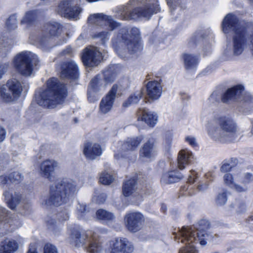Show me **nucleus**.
Listing matches in <instances>:
<instances>
[{
	"mask_svg": "<svg viewBox=\"0 0 253 253\" xmlns=\"http://www.w3.org/2000/svg\"><path fill=\"white\" fill-rule=\"evenodd\" d=\"M120 68L118 65H113L109 66L103 71V79L106 84L113 82L119 73Z\"/></svg>",
	"mask_w": 253,
	"mask_h": 253,
	"instance_id": "obj_33",
	"label": "nucleus"
},
{
	"mask_svg": "<svg viewBox=\"0 0 253 253\" xmlns=\"http://www.w3.org/2000/svg\"><path fill=\"white\" fill-rule=\"evenodd\" d=\"M118 85L114 84L107 94L102 98L99 104V112L102 114H106L111 110L115 102Z\"/></svg>",
	"mask_w": 253,
	"mask_h": 253,
	"instance_id": "obj_19",
	"label": "nucleus"
},
{
	"mask_svg": "<svg viewBox=\"0 0 253 253\" xmlns=\"http://www.w3.org/2000/svg\"><path fill=\"white\" fill-rule=\"evenodd\" d=\"M148 96L151 99L157 100L160 98L162 92V86L160 82L152 81L146 84Z\"/></svg>",
	"mask_w": 253,
	"mask_h": 253,
	"instance_id": "obj_27",
	"label": "nucleus"
},
{
	"mask_svg": "<svg viewBox=\"0 0 253 253\" xmlns=\"http://www.w3.org/2000/svg\"><path fill=\"white\" fill-rule=\"evenodd\" d=\"M89 25L102 26L108 25L110 31H113L121 26V23L112 19L111 16L103 13L90 14L87 20Z\"/></svg>",
	"mask_w": 253,
	"mask_h": 253,
	"instance_id": "obj_15",
	"label": "nucleus"
},
{
	"mask_svg": "<svg viewBox=\"0 0 253 253\" xmlns=\"http://www.w3.org/2000/svg\"><path fill=\"white\" fill-rule=\"evenodd\" d=\"M46 224L48 228L56 235L58 234L61 229L60 225L56 224L55 219L53 218H49L47 219Z\"/></svg>",
	"mask_w": 253,
	"mask_h": 253,
	"instance_id": "obj_41",
	"label": "nucleus"
},
{
	"mask_svg": "<svg viewBox=\"0 0 253 253\" xmlns=\"http://www.w3.org/2000/svg\"><path fill=\"white\" fill-rule=\"evenodd\" d=\"M113 180L114 177L110 170H104L99 177V182L104 185H109Z\"/></svg>",
	"mask_w": 253,
	"mask_h": 253,
	"instance_id": "obj_38",
	"label": "nucleus"
},
{
	"mask_svg": "<svg viewBox=\"0 0 253 253\" xmlns=\"http://www.w3.org/2000/svg\"><path fill=\"white\" fill-rule=\"evenodd\" d=\"M57 217L59 220L64 221L68 219L69 214L66 211L58 213Z\"/></svg>",
	"mask_w": 253,
	"mask_h": 253,
	"instance_id": "obj_52",
	"label": "nucleus"
},
{
	"mask_svg": "<svg viewBox=\"0 0 253 253\" xmlns=\"http://www.w3.org/2000/svg\"><path fill=\"white\" fill-rule=\"evenodd\" d=\"M77 209L79 214H80L81 216H82L83 215V213H84L85 211V206L83 204H79Z\"/></svg>",
	"mask_w": 253,
	"mask_h": 253,
	"instance_id": "obj_58",
	"label": "nucleus"
},
{
	"mask_svg": "<svg viewBox=\"0 0 253 253\" xmlns=\"http://www.w3.org/2000/svg\"><path fill=\"white\" fill-rule=\"evenodd\" d=\"M9 67L8 63H4L0 64V80L3 75L7 72Z\"/></svg>",
	"mask_w": 253,
	"mask_h": 253,
	"instance_id": "obj_49",
	"label": "nucleus"
},
{
	"mask_svg": "<svg viewBox=\"0 0 253 253\" xmlns=\"http://www.w3.org/2000/svg\"><path fill=\"white\" fill-rule=\"evenodd\" d=\"M157 0H131L128 5L119 8L117 17L125 20H136L151 16L160 11Z\"/></svg>",
	"mask_w": 253,
	"mask_h": 253,
	"instance_id": "obj_4",
	"label": "nucleus"
},
{
	"mask_svg": "<svg viewBox=\"0 0 253 253\" xmlns=\"http://www.w3.org/2000/svg\"><path fill=\"white\" fill-rule=\"evenodd\" d=\"M168 5L169 6L170 11H172L174 8L175 5V1L174 0H166Z\"/></svg>",
	"mask_w": 253,
	"mask_h": 253,
	"instance_id": "obj_60",
	"label": "nucleus"
},
{
	"mask_svg": "<svg viewBox=\"0 0 253 253\" xmlns=\"http://www.w3.org/2000/svg\"><path fill=\"white\" fill-rule=\"evenodd\" d=\"M136 180L130 179L124 184L123 186V194L125 197L130 196L135 190Z\"/></svg>",
	"mask_w": 253,
	"mask_h": 253,
	"instance_id": "obj_36",
	"label": "nucleus"
},
{
	"mask_svg": "<svg viewBox=\"0 0 253 253\" xmlns=\"http://www.w3.org/2000/svg\"><path fill=\"white\" fill-rule=\"evenodd\" d=\"M83 153L87 159L93 160L102 154V150L97 143L87 142L84 145Z\"/></svg>",
	"mask_w": 253,
	"mask_h": 253,
	"instance_id": "obj_26",
	"label": "nucleus"
},
{
	"mask_svg": "<svg viewBox=\"0 0 253 253\" xmlns=\"http://www.w3.org/2000/svg\"><path fill=\"white\" fill-rule=\"evenodd\" d=\"M143 92L142 89L139 90L130 95L123 103V107L126 108L129 106L138 103L142 98Z\"/></svg>",
	"mask_w": 253,
	"mask_h": 253,
	"instance_id": "obj_35",
	"label": "nucleus"
},
{
	"mask_svg": "<svg viewBox=\"0 0 253 253\" xmlns=\"http://www.w3.org/2000/svg\"><path fill=\"white\" fill-rule=\"evenodd\" d=\"M10 182V179H9V174L8 175H2L0 176V184L1 185H5Z\"/></svg>",
	"mask_w": 253,
	"mask_h": 253,
	"instance_id": "obj_55",
	"label": "nucleus"
},
{
	"mask_svg": "<svg viewBox=\"0 0 253 253\" xmlns=\"http://www.w3.org/2000/svg\"><path fill=\"white\" fill-rule=\"evenodd\" d=\"M208 186V184L207 183H204L203 184H200L198 186V189L199 191H203L206 190Z\"/></svg>",
	"mask_w": 253,
	"mask_h": 253,
	"instance_id": "obj_63",
	"label": "nucleus"
},
{
	"mask_svg": "<svg viewBox=\"0 0 253 253\" xmlns=\"http://www.w3.org/2000/svg\"><path fill=\"white\" fill-rule=\"evenodd\" d=\"M106 199V195L104 193L100 194L99 196L93 197V200L95 201L98 204L103 203Z\"/></svg>",
	"mask_w": 253,
	"mask_h": 253,
	"instance_id": "obj_50",
	"label": "nucleus"
},
{
	"mask_svg": "<svg viewBox=\"0 0 253 253\" xmlns=\"http://www.w3.org/2000/svg\"><path fill=\"white\" fill-rule=\"evenodd\" d=\"M82 59L84 64L86 66H96L102 59L101 53L96 47H86L83 50Z\"/></svg>",
	"mask_w": 253,
	"mask_h": 253,
	"instance_id": "obj_16",
	"label": "nucleus"
},
{
	"mask_svg": "<svg viewBox=\"0 0 253 253\" xmlns=\"http://www.w3.org/2000/svg\"><path fill=\"white\" fill-rule=\"evenodd\" d=\"M183 178V175L178 169H174L164 173L161 179L163 184H170L178 182Z\"/></svg>",
	"mask_w": 253,
	"mask_h": 253,
	"instance_id": "obj_30",
	"label": "nucleus"
},
{
	"mask_svg": "<svg viewBox=\"0 0 253 253\" xmlns=\"http://www.w3.org/2000/svg\"><path fill=\"white\" fill-rule=\"evenodd\" d=\"M72 52V49L71 47L68 46L66 49L63 50L62 54L66 55V54H70Z\"/></svg>",
	"mask_w": 253,
	"mask_h": 253,
	"instance_id": "obj_62",
	"label": "nucleus"
},
{
	"mask_svg": "<svg viewBox=\"0 0 253 253\" xmlns=\"http://www.w3.org/2000/svg\"><path fill=\"white\" fill-rule=\"evenodd\" d=\"M193 158L192 153L188 150H182L178 154L177 157L178 167L180 169H183L188 165Z\"/></svg>",
	"mask_w": 253,
	"mask_h": 253,
	"instance_id": "obj_32",
	"label": "nucleus"
},
{
	"mask_svg": "<svg viewBox=\"0 0 253 253\" xmlns=\"http://www.w3.org/2000/svg\"><path fill=\"white\" fill-rule=\"evenodd\" d=\"M20 82L15 79L8 80L5 85L0 88V97L5 102H11L18 98L22 92Z\"/></svg>",
	"mask_w": 253,
	"mask_h": 253,
	"instance_id": "obj_11",
	"label": "nucleus"
},
{
	"mask_svg": "<svg viewBox=\"0 0 253 253\" xmlns=\"http://www.w3.org/2000/svg\"><path fill=\"white\" fill-rule=\"evenodd\" d=\"M244 87L242 85L238 84L230 88L223 95L221 100L224 103L232 101H240L241 106L245 109L249 110L253 108V96L249 93L244 92Z\"/></svg>",
	"mask_w": 253,
	"mask_h": 253,
	"instance_id": "obj_9",
	"label": "nucleus"
},
{
	"mask_svg": "<svg viewBox=\"0 0 253 253\" xmlns=\"http://www.w3.org/2000/svg\"><path fill=\"white\" fill-rule=\"evenodd\" d=\"M19 244L13 239H5L0 243V253H15L18 249Z\"/></svg>",
	"mask_w": 253,
	"mask_h": 253,
	"instance_id": "obj_31",
	"label": "nucleus"
},
{
	"mask_svg": "<svg viewBox=\"0 0 253 253\" xmlns=\"http://www.w3.org/2000/svg\"><path fill=\"white\" fill-rule=\"evenodd\" d=\"M62 31V25L59 23L54 21L47 23L39 35L37 42L41 46L47 45L54 38L60 37Z\"/></svg>",
	"mask_w": 253,
	"mask_h": 253,
	"instance_id": "obj_10",
	"label": "nucleus"
},
{
	"mask_svg": "<svg viewBox=\"0 0 253 253\" xmlns=\"http://www.w3.org/2000/svg\"><path fill=\"white\" fill-rule=\"evenodd\" d=\"M231 187L234 188L238 192H244L248 190L246 186H242L235 183H234L233 186Z\"/></svg>",
	"mask_w": 253,
	"mask_h": 253,
	"instance_id": "obj_54",
	"label": "nucleus"
},
{
	"mask_svg": "<svg viewBox=\"0 0 253 253\" xmlns=\"http://www.w3.org/2000/svg\"><path fill=\"white\" fill-rule=\"evenodd\" d=\"M74 0H64L58 5L56 11L61 16L77 20L82 9L78 6H73Z\"/></svg>",
	"mask_w": 253,
	"mask_h": 253,
	"instance_id": "obj_14",
	"label": "nucleus"
},
{
	"mask_svg": "<svg viewBox=\"0 0 253 253\" xmlns=\"http://www.w3.org/2000/svg\"><path fill=\"white\" fill-rule=\"evenodd\" d=\"M79 190V187L76 181L72 179H63L54 186H51L49 197L45 200L44 204L60 206L67 202Z\"/></svg>",
	"mask_w": 253,
	"mask_h": 253,
	"instance_id": "obj_7",
	"label": "nucleus"
},
{
	"mask_svg": "<svg viewBox=\"0 0 253 253\" xmlns=\"http://www.w3.org/2000/svg\"><path fill=\"white\" fill-rule=\"evenodd\" d=\"M43 253H58V252L54 246L50 244H47L44 247Z\"/></svg>",
	"mask_w": 253,
	"mask_h": 253,
	"instance_id": "obj_47",
	"label": "nucleus"
},
{
	"mask_svg": "<svg viewBox=\"0 0 253 253\" xmlns=\"http://www.w3.org/2000/svg\"><path fill=\"white\" fill-rule=\"evenodd\" d=\"M110 35V33L109 32L102 31L93 34L91 37L92 39L98 40L102 44H105L109 40Z\"/></svg>",
	"mask_w": 253,
	"mask_h": 253,
	"instance_id": "obj_39",
	"label": "nucleus"
},
{
	"mask_svg": "<svg viewBox=\"0 0 253 253\" xmlns=\"http://www.w3.org/2000/svg\"><path fill=\"white\" fill-rule=\"evenodd\" d=\"M206 128L211 137L222 142L233 140L238 129L232 119L219 115L213 116L208 121Z\"/></svg>",
	"mask_w": 253,
	"mask_h": 253,
	"instance_id": "obj_5",
	"label": "nucleus"
},
{
	"mask_svg": "<svg viewBox=\"0 0 253 253\" xmlns=\"http://www.w3.org/2000/svg\"><path fill=\"white\" fill-rule=\"evenodd\" d=\"M136 116L138 121H143L151 127H153L158 121V116L153 112L149 111L145 108H139Z\"/></svg>",
	"mask_w": 253,
	"mask_h": 253,
	"instance_id": "obj_22",
	"label": "nucleus"
},
{
	"mask_svg": "<svg viewBox=\"0 0 253 253\" xmlns=\"http://www.w3.org/2000/svg\"><path fill=\"white\" fill-rule=\"evenodd\" d=\"M230 206L234 208L237 212H242L245 209V205L239 201H235Z\"/></svg>",
	"mask_w": 253,
	"mask_h": 253,
	"instance_id": "obj_45",
	"label": "nucleus"
},
{
	"mask_svg": "<svg viewBox=\"0 0 253 253\" xmlns=\"http://www.w3.org/2000/svg\"><path fill=\"white\" fill-rule=\"evenodd\" d=\"M111 42L117 53L124 59L140 52L143 48L139 30L136 27H122L115 33Z\"/></svg>",
	"mask_w": 253,
	"mask_h": 253,
	"instance_id": "obj_1",
	"label": "nucleus"
},
{
	"mask_svg": "<svg viewBox=\"0 0 253 253\" xmlns=\"http://www.w3.org/2000/svg\"><path fill=\"white\" fill-rule=\"evenodd\" d=\"M143 137L141 136H137L133 138H128L122 144V150L120 153L116 154L114 156L115 159H120V154L121 155V157H123V152L127 151H132L135 150L143 140Z\"/></svg>",
	"mask_w": 253,
	"mask_h": 253,
	"instance_id": "obj_25",
	"label": "nucleus"
},
{
	"mask_svg": "<svg viewBox=\"0 0 253 253\" xmlns=\"http://www.w3.org/2000/svg\"><path fill=\"white\" fill-rule=\"evenodd\" d=\"M253 181V175L250 173H246L244 175L243 177L241 180V182L244 184H246Z\"/></svg>",
	"mask_w": 253,
	"mask_h": 253,
	"instance_id": "obj_48",
	"label": "nucleus"
},
{
	"mask_svg": "<svg viewBox=\"0 0 253 253\" xmlns=\"http://www.w3.org/2000/svg\"><path fill=\"white\" fill-rule=\"evenodd\" d=\"M61 77L63 79H77L79 77L78 67L75 62L67 61L61 66Z\"/></svg>",
	"mask_w": 253,
	"mask_h": 253,
	"instance_id": "obj_23",
	"label": "nucleus"
},
{
	"mask_svg": "<svg viewBox=\"0 0 253 253\" xmlns=\"http://www.w3.org/2000/svg\"><path fill=\"white\" fill-rule=\"evenodd\" d=\"M155 140L152 138L147 140L140 150V158L143 161H150L157 155V151L155 146Z\"/></svg>",
	"mask_w": 253,
	"mask_h": 253,
	"instance_id": "obj_21",
	"label": "nucleus"
},
{
	"mask_svg": "<svg viewBox=\"0 0 253 253\" xmlns=\"http://www.w3.org/2000/svg\"><path fill=\"white\" fill-rule=\"evenodd\" d=\"M208 228V222L201 220L196 231L192 227H183L178 230L177 233H173L174 240L177 242H181L186 246L179 250V253H198L194 244L199 242L201 245L205 246L207 241L211 240L212 237L205 230Z\"/></svg>",
	"mask_w": 253,
	"mask_h": 253,
	"instance_id": "obj_2",
	"label": "nucleus"
},
{
	"mask_svg": "<svg viewBox=\"0 0 253 253\" xmlns=\"http://www.w3.org/2000/svg\"><path fill=\"white\" fill-rule=\"evenodd\" d=\"M38 15L37 10H31L26 13L24 17L21 20L22 24H29L33 22Z\"/></svg>",
	"mask_w": 253,
	"mask_h": 253,
	"instance_id": "obj_40",
	"label": "nucleus"
},
{
	"mask_svg": "<svg viewBox=\"0 0 253 253\" xmlns=\"http://www.w3.org/2000/svg\"><path fill=\"white\" fill-rule=\"evenodd\" d=\"M96 218L99 220L110 221L115 219L114 214L107 211L103 209H100L97 211L96 212Z\"/></svg>",
	"mask_w": 253,
	"mask_h": 253,
	"instance_id": "obj_37",
	"label": "nucleus"
},
{
	"mask_svg": "<svg viewBox=\"0 0 253 253\" xmlns=\"http://www.w3.org/2000/svg\"><path fill=\"white\" fill-rule=\"evenodd\" d=\"M124 222L126 228L129 231L135 233L143 228L145 218L139 212H128L124 216Z\"/></svg>",
	"mask_w": 253,
	"mask_h": 253,
	"instance_id": "obj_13",
	"label": "nucleus"
},
{
	"mask_svg": "<svg viewBox=\"0 0 253 253\" xmlns=\"http://www.w3.org/2000/svg\"><path fill=\"white\" fill-rule=\"evenodd\" d=\"M227 201V192L223 191L219 193L216 197V204L219 206L225 205Z\"/></svg>",
	"mask_w": 253,
	"mask_h": 253,
	"instance_id": "obj_42",
	"label": "nucleus"
},
{
	"mask_svg": "<svg viewBox=\"0 0 253 253\" xmlns=\"http://www.w3.org/2000/svg\"><path fill=\"white\" fill-rule=\"evenodd\" d=\"M58 166V163L54 160L47 159L40 165L41 174L42 176L51 181L54 169Z\"/></svg>",
	"mask_w": 253,
	"mask_h": 253,
	"instance_id": "obj_24",
	"label": "nucleus"
},
{
	"mask_svg": "<svg viewBox=\"0 0 253 253\" xmlns=\"http://www.w3.org/2000/svg\"><path fill=\"white\" fill-rule=\"evenodd\" d=\"M6 131L2 127H0V142L3 141L5 137Z\"/></svg>",
	"mask_w": 253,
	"mask_h": 253,
	"instance_id": "obj_59",
	"label": "nucleus"
},
{
	"mask_svg": "<svg viewBox=\"0 0 253 253\" xmlns=\"http://www.w3.org/2000/svg\"><path fill=\"white\" fill-rule=\"evenodd\" d=\"M185 141L188 143L191 146L196 147L197 146V143L196 138L192 136H187L185 137Z\"/></svg>",
	"mask_w": 253,
	"mask_h": 253,
	"instance_id": "obj_51",
	"label": "nucleus"
},
{
	"mask_svg": "<svg viewBox=\"0 0 253 253\" xmlns=\"http://www.w3.org/2000/svg\"><path fill=\"white\" fill-rule=\"evenodd\" d=\"M171 135H170L168 138H166V148L169 150L170 148V144L171 142Z\"/></svg>",
	"mask_w": 253,
	"mask_h": 253,
	"instance_id": "obj_61",
	"label": "nucleus"
},
{
	"mask_svg": "<svg viewBox=\"0 0 253 253\" xmlns=\"http://www.w3.org/2000/svg\"><path fill=\"white\" fill-rule=\"evenodd\" d=\"M133 250V246L126 238H117L110 242L109 253H131Z\"/></svg>",
	"mask_w": 253,
	"mask_h": 253,
	"instance_id": "obj_17",
	"label": "nucleus"
},
{
	"mask_svg": "<svg viewBox=\"0 0 253 253\" xmlns=\"http://www.w3.org/2000/svg\"><path fill=\"white\" fill-rule=\"evenodd\" d=\"M181 57L186 70H192L197 67L199 63V59L195 55L184 52L181 54Z\"/></svg>",
	"mask_w": 253,
	"mask_h": 253,
	"instance_id": "obj_29",
	"label": "nucleus"
},
{
	"mask_svg": "<svg viewBox=\"0 0 253 253\" xmlns=\"http://www.w3.org/2000/svg\"><path fill=\"white\" fill-rule=\"evenodd\" d=\"M21 225L20 220L17 214L9 216L7 211L4 208H0V236L6 234L8 226L11 230L19 228Z\"/></svg>",
	"mask_w": 253,
	"mask_h": 253,
	"instance_id": "obj_12",
	"label": "nucleus"
},
{
	"mask_svg": "<svg viewBox=\"0 0 253 253\" xmlns=\"http://www.w3.org/2000/svg\"><path fill=\"white\" fill-rule=\"evenodd\" d=\"M222 29L224 34L233 32L232 36V48L231 54L239 56L245 49L247 43V31L246 28L249 23L240 20L232 13L227 14L222 22Z\"/></svg>",
	"mask_w": 253,
	"mask_h": 253,
	"instance_id": "obj_3",
	"label": "nucleus"
},
{
	"mask_svg": "<svg viewBox=\"0 0 253 253\" xmlns=\"http://www.w3.org/2000/svg\"><path fill=\"white\" fill-rule=\"evenodd\" d=\"M3 196L7 206L11 210H15L20 203L21 196L12 189H8L3 193Z\"/></svg>",
	"mask_w": 253,
	"mask_h": 253,
	"instance_id": "obj_28",
	"label": "nucleus"
},
{
	"mask_svg": "<svg viewBox=\"0 0 253 253\" xmlns=\"http://www.w3.org/2000/svg\"><path fill=\"white\" fill-rule=\"evenodd\" d=\"M223 179L224 183L230 187H232L234 182H233V177L231 174L229 173H226L224 174L223 176Z\"/></svg>",
	"mask_w": 253,
	"mask_h": 253,
	"instance_id": "obj_46",
	"label": "nucleus"
},
{
	"mask_svg": "<svg viewBox=\"0 0 253 253\" xmlns=\"http://www.w3.org/2000/svg\"><path fill=\"white\" fill-rule=\"evenodd\" d=\"M247 37L248 38H247V45H248V42H250V43H251V51H252V54L253 55V34H251V35H249L247 33ZM247 47V46H246L245 48Z\"/></svg>",
	"mask_w": 253,
	"mask_h": 253,
	"instance_id": "obj_57",
	"label": "nucleus"
},
{
	"mask_svg": "<svg viewBox=\"0 0 253 253\" xmlns=\"http://www.w3.org/2000/svg\"><path fill=\"white\" fill-rule=\"evenodd\" d=\"M23 178V176L21 173L18 171H14L9 174V179H10V182H19L21 181Z\"/></svg>",
	"mask_w": 253,
	"mask_h": 253,
	"instance_id": "obj_44",
	"label": "nucleus"
},
{
	"mask_svg": "<svg viewBox=\"0 0 253 253\" xmlns=\"http://www.w3.org/2000/svg\"><path fill=\"white\" fill-rule=\"evenodd\" d=\"M232 168V166L230 165V163L226 162L222 165L220 168V170L223 172L229 171Z\"/></svg>",
	"mask_w": 253,
	"mask_h": 253,
	"instance_id": "obj_53",
	"label": "nucleus"
},
{
	"mask_svg": "<svg viewBox=\"0 0 253 253\" xmlns=\"http://www.w3.org/2000/svg\"><path fill=\"white\" fill-rule=\"evenodd\" d=\"M67 96L65 85L52 78L46 82V88L36 95V100L40 106L53 108L61 104Z\"/></svg>",
	"mask_w": 253,
	"mask_h": 253,
	"instance_id": "obj_6",
	"label": "nucleus"
},
{
	"mask_svg": "<svg viewBox=\"0 0 253 253\" xmlns=\"http://www.w3.org/2000/svg\"><path fill=\"white\" fill-rule=\"evenodd\" d=\"M17 21L15 15H12L9 17L6 22V25L8 29L12 30L17 26Z\"/></svg>",
	"mask_w": 253,
	"mask_h": 253,
	"instance_id": "obj_43",
	"label": "nucleus"
},
{
	"mask_svg": "<svg viewBox=\"0 0 253 253\" xmlns=\"http://www.w3.org/2000/svg\"><path fill=\"white\" fill-rule=\"evenodd\" d=\"M90 253H98L102 250V245L97 236L93 233V235L88 240V242L84 246Z\"/></svg>",
	"mask_w": 253,
	"mask_h": 253,
	"instance_id": "obj_34",
	"label": "nucleus"
},
{
	"mask_svg": "<svg viewBox=\"0 0 253 253\" xmlns=\"http://www.w3.org/2000/svg\"><path fill=\"white\" fill-rule=\"evenodd\" d=\"M93 232L91 230H84L82 229H74L70 235V238L71 242L76 245L84 246L91 236L93 235Z\"/></svg>",
	"mask_w": 253,
	"mask_h": 253,
	"instance_id": "obj_20",
	"label": "nucleus"
},
{
	"mask_svg": "<svg viewBox=\"0 0 253 253\" xmlns=\"http://www.w3.org/2000/svg\"><path fill=\"white\" fill-rule=\"evenodd\" d=\"M27 253H37L36 249L33 246L31 245Z\"/></svg>",
	"mask_w": 253,
	"mask_h": 253,
	"instance_id": "obj_64",
	"label": "nucleus"
},
{
	"mask_svg": "<svg viewBox=\"0 0 253 253\" xmlns=\"http://www.w3.org/2000/svg\"><path fill=\"white\" fill-rule=\"evenodd\" d=\"M39 59L36 54L30 51H23L17 54L13 59V65L16 70L23 76H30L33 68L32 64L38 65Z\"/></svg>",
	"mask_w": 253,
	"mask_h": 253,
	"instance_id": "obj_8",
	"label": "nucleus"
},
{
	"mask_svg": "<svg viewBox=\"0 0 253 253\" xmlns=\"http://www.w3.org/2000/svg\"><path fill=\"white\" fill-rule=\"evenodd\" d=\"M197 173L195 171H191L190 174L189 175L188 182L190 183H193L197 178Z\"/></svg>",
	"mask_w": 253,
	"mask_h": 253,
	"instance_id": "obj_56",
	"label": "nucleus"
},
{
	"mask_svg": "<svg viewBox=\"0 0 253 253\" xmlns=\"http://www.w3.org/2000/svg\"><path fill=\"white\" fill-rule=\"evenodd\" d=\"M106 84L101 75H97L91 81L88 90V99L90 102H94L98 99L96 92L104 88Z\"/></svg>",
	"mask_w": 253,
	"mask_h": 253,
	"instance_id": "obj_18",
	"label": "nucleus"
}]
</instances>
